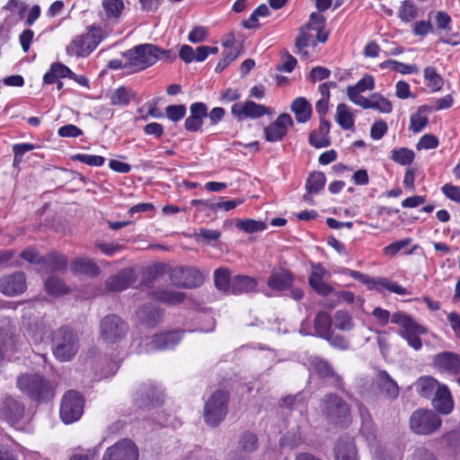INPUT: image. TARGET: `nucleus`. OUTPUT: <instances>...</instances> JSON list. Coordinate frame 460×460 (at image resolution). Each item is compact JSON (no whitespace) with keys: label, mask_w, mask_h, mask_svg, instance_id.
Returning <instances> with one entry per match:
<instances>
[{"label":"nucleus","mask_w":460,"mask_h":460,"mask_svg":"<svg viewBox=\"0 0 460 460\" xmlns=\"http://www.w3.org/2000/svg\"><path fill=\"white\" fill-rule=\"evenodd\" d=\"M80 349L77 332L69 326H62L52 332L51 349L55 358L61 362L72 360Z\"/></svg>","instance_id":"nucleus-1"},{"label":"nucleus","mask_w":460,"mask_h":460,"mask_svg":"<svg viewBox=\"0 0 460 460\" xmlns=\"http://www.w3.org/2000/svg\"><path fill=\"white\" fill-rule=\"evenodd\" d=\"M165 53L152 44L139 45L123 54L126 58L125 66L134 71H140L154 65L160 55Z\"/></svg>","instance_id":"nucleus-2"},{"label":"nucleus","mask_w":460,"mask_h":460,"mask_svg":"<svg viewBox=\"0 0 460 460\" xmlns=\"http://www.w3.org/2000/svg\"><path fill=\"white\" fill-rule=\"evenodd\" d=\"M17 386L22 393L34 401H45L53 397L49 382L40 375L25 374L17 378Z\"/></svg>","instance_id":"nucleus-3"},{"label":"nucleus","mask_w":460,"mask_h":460,"mask_svg":"<svg viewBox=\"0 0 460 460\" xmlns=\"http://www.w3.org/2000/svg\"><path fill=\"white\" fill-rule=\"evenodd\" d=\"M392 323L402 328L400 335L410 347L417 351L421 349L422 341L420 335L427 333L425 327L417 323L411 316L403 312L394 313L392 315Z\"/></svg>","instance_id":"nucleus-4"},{"label":"nucleus","mask_w":460,"mask_h":460,"mask_svg":"<svg viewBox=\"0 0 460 460\" xmlns=\"http://www.w3.org/2000/svg\"><path fill=\"white\" fill-rule=\"evenodd\" d=\"M440 417L432 410L418 409L411 413L410 428L418 435H429L441 426Z\"/></svg>","instance_id":"nucleus-5"},{"label":"nucleus","mask_w":460,"mask_h":460,"mask_svg":"<svg viewBox=\"0 0 460 460\" xmlns=\"http://www.w3.org/2000/svg\"><path fill=\"white\" fill-rule=\"evenodd\" d=\"M228 399L227 393L222 390H217L209 396L204 408V419L208 425L217 426L225 419Z\"/></svg>","instance_id":"nucleus-6"},{"label":"nucleus","mask_w":460,"mask_h":460,"mask_svg":"<svg viewBox=\"0 0 460 460\" xmlns=\"http://www.w3.org/2000/svg\"><path fill=\"white\" fill-rule=\"evenodd\" d=\"M321 411L331 421L342 422L349 414V404L335 394H325L321 401Z\"/></svg>","instance_id":"nucleus-7"},{"label":"nucleus","mask_w":460,"mask_h":460,"mask_svg":"<svg viewBox=\"0 0 460 460\" xmlns=\"http://www.w3.org/2000/svg\"><path fill=\"white\" fill-rule=\"evenodd\" d=\"M84 411V399L76 391L66 392L60 405V419L66 424L73 423L80 419Z\"/></svg>","instance_id":"nucleus-8"},{"label":"nucleus","mask_w":460,"mask_h":460,"mask_svg":"<svg viewBox=\"0 0 460 460\" xmlns=\"http://www.w3.org/2000/svg\"><path fill=\"white\" fill-rule=\"evenodd\" d=\"M102 339L107 343L122 340L128 332L127 323L117 314L106 315L100 323Z\"/></svg>","instance_id":"nucleus-9"},{"label":"nucleus","mask_w":460,"mask_h":460,"mask_svg":"<svg viewBox=\"0 0 460 460\" xmlns=\"http://www.w3.org/2000/svg\"><path fill=\"white\" fill-rule=\"evenodd\" d=\"M349 275L362 283H364L368 289H376L382 292L386 289L397 295L405 296L409 292L407 289L396 282L391 281L386 278H371L357 270H349Z\"/></svg>","instance_id":"nucleus-10"},{"label":"nucleus","mask_w":460,"mask_h":460,"mask_svg":"<svg viewBox=\"0 0 460 460\" xmlns=\"http://www.w3.org/2000/svg\"><path fill=\"white\" fill-rule=\"evenodd\" d=\"M170 278L175 286L186 288L200 287L204 282L203 274L198 269L190 267L173 269Z\"/></svg>","instance_id":"nucleus-11"},{"label":"nucleus","mask_w":460,"mask_h":460,"mask_svg":"<svg viewBox=\"0 0 460 460\" xmlns=\"http://www.w3.org/2000/svg\"><path fill=\"white\" fill-rule=\"evenodd\" d=\"M102 460H138V449L132 440L123 438L108 447Z\"/></svg>","instance_id":"nucleus-12"},{"label":"nucleus","mask_w":460,"mask_h":460,"mask_svg":"<svg viewBox=\"0 0 460 460\" xmlns=\"http://www.w3.org/2000/svg\"><path fill=\"white\" fill-rule=\"evenodd\" d=\"M231 112L238 120L244 119H259L264 115L272 114V110L262 104H258L252 101H246L244 102H235L232 105Z\"/></svg>","instance_id":"nucleus-13"},{"label":"nucleus","mask_w":460,"mask_h":460,"mask_svg":"<svg viewBox=\"0 0 460 460\" xmlns=\"http://www.w3.org/2000/svg\"><path fill=\"white\" fill-rule=\"evenodd\" d=\"M308 364L310 370L317 374L321 378L328 380L332 386L342 389L343 381L341 376L333 370L328 361L319 357H310Z\"/></svg>","instance_id":"nucleus-14"},{"label":"nucleus","mask_w":460,"mask_h":460,"mask_svg":"<svg viewBox=\"0 0 460 460\" xmlns=\"http://www.w3.org/2000/svg\"><path fill=\"white\" fill-rule=\"evenodd\" d=\"M181 340V332L178 331L155 335L150 342L140 345L139 352H151L172 349Z\"/></svg>","instance_id":"nucleus-15"},{"label":"nucleus","mask_w":460,"mask_h":460,"mask_svg":"<svg viewBox=\"0 0 460 460\" xmlns=\"http://www.w3.org/2000/svg\"><path fill=\"white\" fill-rule=\"evenodd\" d=\"M432 366L440 372L456 376L460 373V356L452 351H443L436 354Z\"/></svg>","instance_id":"nucleus-16"},{"label":"nucleus","mask_w":460,"mask_h":460,"mask_svg":"<svg viewBox=\"0 0 460 460\" xmlns=\"http://www.w3.org/2000/svg\"><path fill=\"white\" fill-rule=\"evenodd\" d=\"M293 125V119L288 113L280 114L274 122L264 128L265 138L269 142L280 141L288 132V127Z\"/></svg>","instance_id":"nucleus-17"},{"label":"nucleus","mask_w":460,"mask_h":460,"mask_svg":"<svg viewBox=\"0 0 460 460\" xmlns=\"http://www.w3.org/2000/svg\"><path fill=\"white\" fill-rule=\"evenodd\" d=\"M26 289V278L21 271L0 279V291L5 296H12L23 293Z\"/></svg>","instance_id":"nucleus-18"},{"label":"nucleus","mask_w":460,"mask_h":460,"mask_svg":"<svg viewBox=\"0 0 460 460\" xmlns=\"http://www.w3.org/2000/svg\"><path fill=\"white\" fill-rule=\"evenodd\" d=\"M24 416V405L11 397L4 399L0 409V417L11 425L19 423Z\"/></svg>","instance_id":"nucleus-19"},{"label":"nucleus","mask_w":460,"mask_h":460,"mask_svg":"<svg viewBox=\"0 0 460 460\" xmlns=\"http://www.w3.org/2000/svg\"><path fill=\"white\" fill-rule=\"evenodd\" d=\"M333 450L335 460H358L354 440L350 437H341Z\"/></svg>","instance_id":"nucleus-20"},{"label":"nucleus","mask_w":460,"mask_h":460,"mask_svg":"<svg viewBox=\"0 0 460 460\" xmlns=\"http://www.w3.org/2000/svg\"><path fill=\"white\" fill-rule=\"evenodd\" d=\"M190 115L185 119L184 127L188 131L195 132L199 130L203 119L208 116V108L203 102H194L190 107Z\"/></svg>","instance_id":"nucleus-21"},{"label":"nucleus","mask_w":460,"mask_h":460,"mask_svg":"<svg viewBox=\"0 0 460 460\" xmlns=\"http://www.w3.org/2000/svg\"><path fill=\"white\" fill-rule=\"evenodd\" d=\"M102 6L103 9L102 20L105 22L104 27L117 24L124 9L123 1L102 0Z\"/></svg>","instance_id":"nucleus-22"},{"label":"nucleus","mask_w":460,"mask_h":460,"mask_svg":"<svg viewBox=\"0 0 460 460\" xmlns=\"http://www.w3.org/2000/svg\"><path fill=\"white\" fill-rule=\"evenodd\" d=\"M136 281L134 270L126 268L118 274L111 277L106 283L107 289L111 291H122Z\"/></svg>","instance_id":"nucleus-23"},{"label":"nucleus","mask_w":460,"mask_h":460,"mask_svg":"<svg viewBox=\"0 0 460 460\" xmlns=\"http://www.w3.org/2000/svg\"><path fill=\"white\" fill-rule=\"evenodd\" d=\"M137 398L139 407L155 406L161 402L162 394L160 390L152 384L142 385L137 391Z\"/></svg>","instance_id":"nucleus-24"},{"label":"nucleus","mask_w":460,"mask_h":460,"mask_svg":"<svg viewBox=\"0 0 460 460\" xmlns=\"http://www.w3.org/2000/svg\"><path fill=\"white\" fill-rule=\"evenodd\" d=\"M433 407L442 414H448L452 411L454 402L449 388L443 384L431 398Z\"/></svg>","instance_id":"nucleus-25"},{"label":"nucleus","mask_w":460,"mask_h":460,"mask_svg":"<svg viewBox=\"0 0 460 460\" xmlns=\"http://www.w3.org/2000/svg\"><path fill=\"white\" fill-rule=\"evenodd\" d=\"M326 270L320 264L313 266V271L308 278L309 285L319 294L323 296L332 292V288L323 281Z\"/></svg>","instance_id":"nucleus-26"},{"label":"nucleus","mask_w":460,"mask_h":460,"mask_svg":"<svg viewBox=\"0 0 460 460\" xmlns=\"http://www.w3.org/2000/svg\"><path fill=\"white\" fill-rule=\"evenodd\" d=\"M138 323L147 328L156 326L162 320L163 314L160 310L151 305H143L137 313Z\"/></svg>","instance_id":"nucleus-27"},{"label":"nucleus","mask_w":460,"mask_h":460,"mask_svg":"<svg viewBox=\"0 0 460 460\" xmlns=\"http://www.w3.org/2000/svg\"><path fill=\"white\" fill-rule=\"evenodd\" d=\"M16 343V338L13 332V327L9 320L4 319L0 324V362L4 354L12 349Z\"/></svg>","instance_id":"nucleus-28"},{"label":"nucleus","mask_w":460,"mask_h":460,"mask_svg":"<svg viewBox=\"0 0 460 460\" xmlns=\"http://www.w3.org/2000/svg\"><path fill=\"white\" fill-rule=\"evenodd\" d=\"M376 383L380 392L388 399H395L399 394V387L396 382L385 372L380 371L376 377Z\"/></svg>","instance_id":"nucleus-29"},{"label":"nucleus","mask_w":460,"mask_h":460,"mask_svg":"<svg viewBox=\"0 0 460 460\" xmlns=\"http://www.w3.org/2000/svg\"><path fill=\"white\" fill-rule=\"evenodd\" d=\"M293 277L291 273L286 270L273 271L268 279V286L277 291L286 290L291 287Z\"/></svg>","instance_id":"nucleus-30"},{"label":"nucleus","mask_w":460,"mask_h":460,"mask_svg":"<svg viewBox=\"0 0 460 460\" xmlns=\"http://www.w3.org/2000/svg\"><path fill=\"white\" fill-rule=\"evenodd\" d=\"M66 51L69 56L83 57L89 56L93 50L84 34L78 35L66 46Z\"/></svg>","instance_id":"nucleus-31"},{"label":"nucleus","mask_w":460,"mask_h":460,"mask_svg":"<svg viewBox=\"0 0 460 460\" xmlns=\"http://www.w3.org/2000/svg\"><path fill=\"white\" fill-rule=\"evenodd\" d=\"M443 384L430 376L420 377L416 382V388L420 395L431 399Z\"/></svg>","instance_id":"nucleus-32"},{"label":"nucleus","mask_w":460,"mask_h":460,"mask_svg":"<svg viewBox=\"0 0 460 460\" xmlns=\"http://www.w3.org/2000/svg\"><path fill=\"white\" fill-rule=\"evenodd\" d=\"M71 270L78 274H86L89 276L95 277L99 275L100 269L96 263L87 257L75 258L71 262Z\"/></svg>","instance_id":"nucleus-33"},{"label":"nucleus","mask_w":460,"mask_h":460,"mask_svg":"<svg viewBox=\"0 0 460 460\" xmlns=\"http://www.w3.org/2000/svg\"><path fill=\"white\" fill-rule=\"evenodd\" d=\"M257 280L254 278L245 275H236L232 278L231 293L240 295L255 290Z\"/></svg>","instance_id":"nucleus-34"},{"label":"nucleus","mask_w":460,"mask_h":460,"mask_svg":"<svg viewBox=\"0 0 460 460\" xmlns=\"http://www.w3.org/2000/svg\"><path fill=\"white\" fill-rule=\"evenodd\" d=\"M149 296L151 298L169 305L181 304L185 298V294L183 292L170 289L155 290L151 292Z\"/></svg>","instance_id":"nucleus-35"},{"label":"nucleus","mask_w":460,"mask_h":460,"mask_svg":"<svg viewBox=\"0 0 460 460\" xmlns=\"http://www.w3.org/2000/svg\"><path fill=\"white\" fill-rule=\"evenodd\" d=\"M291 111L295 113L296 119L300 123H305L312 116V106L304 97H297L291 104Z\"/></svg>","instance_id":"nucleus-36"},{"label":"nucleus","mask_w":460,"mask_h":460,"mask_svg":"<svg viewBox=\"0 0 460 460\" xmlns=\"http://www.w3.org/2000/svg\"><path fill=\"white\" fill-rule=\"evenodd\" d=\"M41 261L42 265L49 271L63 270L67 266V258L55 252L44 255Z\"/></svg>","instance_id":"nucleus-37"},{"label":"nucleus","mask_w":460,"mask_h":460,"mask_svg":"<svg viewBox=\"0 0 460 460\" xmlns=\"http://www.w3.org/2000/svg\"><path fill=\"white\" fill-rule=\"evenodd\" d=\"M75 75L69 67L61 63H53L50 69L44 75L43 82L45 84H54L58 78H65Z\"/></svg>","instance_id":"nucleus-38"},{"label":"nucleus","mask_w":460,"mask_h":460,"mask_svg":"<svg viewBox=\"0 0 460 460\" xmlns=\"http://www.w3.org/2000/svg\"><path fill=\"white\" fill-rule=\"evenodd\" d=\"M325 184V175L322 172H312L305 184V189L307 193L304 195V199H309V194L319 192Z\"/></svg>","instance_id":"nucleus-39"},{"label":"nucleus","mask_w":460,"mask_h":460,"mask_svg":"<svg viewBox=\"0 0 460 460\" xmlns=\"http://www.w3.org/2000/svg\"><path fill=\"white\" fill-rule=\"evenodd\" d=\"M364 109L377 110L382 113H390L393 111L392 102L379 93H374L367 99Z\"/></svg>","instance_id":"nucleus-40"},{"label":"nucleus","mask_w":460,"mask_h":460,"mask_svg":"<svg viewBox=\"0 0 460 460\" xmlns=\"http://www.w3.org/2000/svg\"><path fill=\"white\" fill-rule=\"evenodd\" d=\"M110 34L108 30L101 26L91 25L87 28V32L84 33L89 41V45L93 51L96 47Z\"/></svg>","instance_id":"nucleus-41"},{"label":"nucleus","mask_w":460,"mask_h":460,"mask_svg":"<svg viewBox=\"0 0 460 460\" xmlns=\"http://www.w3.org/2000/svg\"><path fill=\"white\" fill-rule=\"evenodd\" d=\"M314 324L318 336L323 339L332 332V318L326 312H319L314 318Z\"/></svg>","instance_id":"nucleus-42"},{"label":"nucleus","mask_w":460,"mask_h":460,"mask_svg":"<svg viewBox=\"0 0 460 460\" xmlns=\"http://www.w3.org/2000/svg\"><path fill=\"white\" fill-rule=\"evenodd\" d=\"M428 107L420 106L417 111L411 115L410 129L417 133L421 131L428 124Z\"/></svg>","instance_id":"nucleus-43"},{"label":"nucleus","mask_w":460,"mask_h":460,"mask_svg":"<svg viewBox=\"0 0 460 460\" xmlns=\"http://www.w3.org/2000/svg\"><path fill=\"white\" fill-rule=\"evenodd\" d=\"M215 286L218 290L223 292H230L232 286V279L230 271L226 268H218L214 272Z\"/></svg>","instance_id":"nucleus-44"},{"label":"nucleus","mask_w":460,"mask_h":460,"mask_svg":"<svg viewBox=\"0 0 460 460\" xmlns=\"http://www.w3.org/2000/svg\"><path fill=\"white\" fill-rule=\"evenodd\" d=\"M135 93L125 86H120L111 93L110 101L111 105L125 106L128 105Z\"/></svg>","instance_id":"nucleus-45"},{"label":"nucleus","mask_w":460,"mask_h":460,"mask_svg":"<svg viewBox=\"0 0 460 460\" xmlns=\"http://www.w3.org/2000/svg\"><path fill=\"white\" fill-rule=\"evenodd\" d=\"M336 121L343 129H350L354 126L353 116L346 104L337 106Z\"/></svg>","instance_id":"nucleus-46"},{"label":"nucleus","mask_w":460,"mask_h":460,"mask_svg":"<svg viewBox=\"0 0 460 460\" xmlns=\"http://www.w3.org/2000/svg\"><path fill=\"white\" fill-rule=\"evenodd\" d=\"M333 321L335 328L342 332H349L354 327L351 315L343 310H339L334 314Z\"/></svg>","instance_id":"nucleus-47"},{"label":"nucleus","mask_w":460,"mask_h":460,"mask_svg":"<svg viewBox=\"0 0 460 460\" xmlns=\"http://www.w3.org/2000/svg\"><path fill=\"white\" fill-rule=\"evenodd\" d=\"M47 292L52 296H61L68 291L64 281L56 276L49 277L45 282Z\"/></svg>","instance_id":"nucleus-48"},{"label":"nucleus","mask_w":460,"mask_h":460,"mask_svg":"<svg viewBox=\"0 0 460 460\" xmlns=\"http://www.w3.org/2000/svg\"><path fill=\"white\" fill-rule=\"evenodd\" d=\"M418 15L416 5L409 0L402 2L399 10L398 17L404 22H410L414 20Z\"/></svg>","instance_id":"nucleus-49"},{"label":"nucleus","mask_w":460,"mask_h":460,"mask_svg":"<svg viewBox=\"0 0 460 460\" xmlns=\"http://www.w3.org/2000/svg\"><path fill=\"white\" fill-rule=\"evenodd\" d=\"M414 156L412 150L401 147L392 151L391 159L401 165H408L412 163Z\"/></svg>","instance_id":"nucleus-50"},{"label":"nucleus","mask_w":460,"mask_h":460,"mask_svg":"<svg viewBox=\"0 0 460 460\" xmlns=\"http://www.w3.org/2000/svg\"><path fill=\"white\" fill-rule=\"evenodd\" d=\"M424 78L428 81V86L434 92L439 91L444 84V80L433 66H428L424 69Z\"/></svg>","instance_id":"nucleus-51"},{"label":"nucleus","mask_w":460,"mask_h":460,"mask_svg":"<svg viewBox=\"0 0 460 460\" xmlns=\"http://www.w3.org/2000/svg\"><path fill=\"white\" fill-rule=\"evenodd\" d=\"M235 226L248 234L261 232L266 229L265 223L262 221H256L254 219L238 220Z\"/></svg>","instance_id":"nucleus-52"},{"label":"nucleus","mask_w":460,"mask_h":460,"mask_svg":"<svg viewBox=\"0 0 460 460\" xmlns=\"http://www.w3.org/2000/svg\"><path fill=\"white\" fill-rule=\"evenodd\" d=\"M221 236V233L215 229L199 228L193 234L194 239L198 243H209L212 241H217Z\"/></svg>","instance_id":"nucleus-53"},{"label":"nucleus","mask_w":460,"mask_h":460,"mask_svg":"<svg viewBox=\"0 0 460 460\" xmlns=\"http://www.w3.org/2000/svg\"><path fill=\"white\" fill-rule=\"evenodd\" d=\"M380 67L385 68H390L394 71L400 72L402 74H411L416 69L414 66L406 65L393 59L385 60L380 64Z\"/></svg>","instance_id":"nucleus-54"},{"label":"nucleus","mask_w":460,"mask_h":460,"mask_svg":"<svg viewBox=\"0 0 460 460\" xmlns=\"http://www.w3.org/2000/svg\"><path fill=\"white\" fill-rule=\"evenodd\" d=\"M240 445L244 452H253L258 447V439L256 435L249 431L244 432L241 437Z\"/></svg>","instance_id":"nucleus-55"},{"label":"nucleus","mask_w":460,"mask_h":460,"mask_svg":"<svg viewBox=\"0 0 460 460\" xmlns=\"http://www.w3.org/2000/svg\"><path fill=\"white\" fill-rule=\"evenodd\" d=\"M165 114L170 120L177 122L185 116L186 107L183 104L168 105L165 108Z\"/></svg>","instance_id":"nucleus-56"},{"label":"nucleus","mask_w":460,"mask_h":460,"mask_svg":"<svg viewBox=\"0 0 460 460\" xmlns=\"http://www.w3.org/2000/svg\"><path fill=\"white\" fill-rule=\"evenodd\" d=\"M73 160L79 161L90 166H102L105 158L101 155L78 154L73 156Z\"/></svg>","instance_id":"nucleus-57"},{"label":"nucleus","mask_w":460,"mask_h":460,"mask_svg":"<svg viewBox=\"0 0 460 460\" xmlns=\"http://www.w3.org/2000/svg\"><path fill=\"white\" fill-rule=\"evenodd\" d=\"M324 339L329 341L331 346L341 350L349 349L350 347L349 341L344 336L340 334L331 332Z\"/></svg>","instance_id":"nucleus-58"},{"label":"nucleus","mask_w":460,"mask_h":460,"mask_svg":"<svg viewBox=\"0 0 460 460\" xmlns=\"http://www.w3.org/2000/svg\"><path fill=\"white\" fill-rule=\"evenodd\" d=\"M238 52L236 49H227L224 52L223 58L218 61L215 71L217 73L222 72L231 62H233L237 57Z\"/></svg>","instance_id":"nucleus-59"},{"label":"nucleus","mask_w":460,"mask_h":460,"mask_svg":"<svg viewBox=\"0 0 460 460\" xmlns=\"http://www.w3.org/2000/svg\"><path fill=\"white\" fill-rule=\"evenodd\" d=\"M360 91L355 88V86L350 85L347 88V94L349 99L358 106L361 108H365L367 98L360 95Z\"/></svg>","instance_id":"nucleus-60"},{"label":"nucleus","mask_w":460,"mask_h":460,"mask_svg":"<svg viewBox=\"0 0 460 460\" xmlns=\"http://www.w3.org/2000/svg\"><path fill=\"white\" fill-rule=\"evenodd\" d=\"M438 146V138L431 134H425L417 144V149H433Z\"/></svg>","instance_id":"nucleus-61"},{"label":"nucleus","mask_w":460,"mask_h":460,"mask_svg":"<svg viewBox=\"0 0 460 460\" xmlns=\"http://www.w3.org/2000/svg\"><path fill=\"white\" fill-rule=\"evenodd\" d=\"M411 243V238H405L397 242H394L384 248V252L386 255L394 256L402 249L406 247Z\"/></svg>","instance_id":"nucleus-62"},{"label":"nucleus","mask_w":460,"mask_h":460,"mask_svg":"<svg viewBox=\"0 0 460 460\" xmlns=\"http://www.w3.org/2000/svg\"><path fill=\"white\" fill-rule=\"evenodd\" d=\"M208 37V31L203 26L194 27L188 36V40L192 43H199L205 40Z\"/></svg>","instance_id":"nucleus-63"},{"label":"nucleus","mask_w":460,"mask_h":460,"mask_svg":"<svg viewBox=\"0 0 460 460\" xmlns=\"http://www.w3.org/2000/svg\"><path fill=\"white\" fill-rule=\"evenodd\" d=\"M412 460H438L436 456L423 447L415 448L412 453Z\"/></svg>","instance_id":"nucleus-64"}]
</instances>
